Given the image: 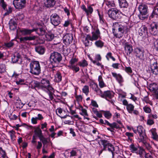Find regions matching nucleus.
<instances>
[{
  "label": "nucleus",
  "mask_w": 158,
  "mask_h": 158,
  "mask_svg": "<svg viewBox=\"0 0 158 158\" xmlns=\"http://www.w3.org/2000/svg\"><path fill=\"white\" fill-rule=\"evenodd\" d=\"M35 51L40 55L43 54L45 52L44 47L41 46H37L35 47Z\"/></svg>",
  "instance_id": "obj_29"
},
{
  "label": "nucleus",
  "mask_w": 158,
  "mask_h": 158,
  "mask_svg": "<svg viewBox=\"0 0 158 158\" xmlns=\"http://www.w3.org/2000/svg\"><path fill=\"white\" fill-rule=\"evenodd\" d=\"M100 141L103 146L104 149L106 150L107 146L110 143L109 141L105 139L101 140Z\"/></svg>",
  "instance_id": "obj_37"
},
{
  "label": "nucleus",
  "mask_w": 158,
  "mask_h": 158,
  "mask_svg": "<svg viewBox=\"0 0 158 158\" xmlns=\"http://www.w3.org/2000/svg\"><path fill=\"white\" fill-rule=\"evenodd\" d=\"M75 97L76 100L78 102H81L82 101L83 98L82 96L81 95H77V94L76 91L75 93Z\"/></svg>",
  "instance_id": "obj_52"
},
{
  "label": "nucleus",
  "mask_w": 158,
  "mask_h": 158,
  "mask_svg": "<svg viewBox=\"0 0 158 158\" xmlns=\"http://www.w3.org/2000/svg\"><path fill=\"white\" fill-rule=\"evenodd\" d=\"M95 44L97 47L102 48L103 47L104 43L101 40H98L95 42Z\"/></svg>",
  "instance_id": "obj_44"
},
{
  "label": "nucleus",
  "mask_w": 158,
  "mask_h": 158,
  "mask_svg": "<svg viewBox=\"0 0 158 158\" xmlns=\"http://www.w3.org/2000/svg\"><path fill=\"white\" fill-rule=\"evenodd\" d=\"M30 73L35 75H38L41 73L40 63L37 61H33L30 64Z\"/></svg>",
  "instance_id": "obj_2"
},
{
  "label": "nucleus",
  "mask_w": 158,
  "mask_h": 158,
  "mask_svg": "<svg viewBox=\"0 0 158 158\" xmlns=\"http://www.w3.org/2000/svg\"><path fill=\"white\" fill-rule=\"evenodd\" d=\"M90 88L96 92L98 95H101L102 91L99 88L98 84L94 82H92L90 84Z\"/></svg>",
  "instance_id": "obj_15"
},
{
  "label": "nucleus",
  "mask_w": 158,
  "mask_h": 158,
  "mask_svg": "<svg viewBox=\"0 0 158 158\" xmlns=\"http://www.w3.org/2000/svg\"><path fill=\"white\" fill-rule=\"evenodd\" d=\"M82 92L87 95L89 92V87L87 85L84 86L82 89Z\"/></svg>",
  "instance_id": "obj_54"
},
{
  "label": "nucleus",
  "mask_w": 158,
  "mask_h": 158,
  "mask_svg": "<svg viewBox=\"0 0 158 158\" xmlns=\"http://www.w3.org/2000/svg\"><path fill=\"white\" fill-rule=\"evenodd\" d=\"M135 108L134 106L131 104H129L126 106V108L129 113L131 114L132 113L133 109Z\"/></svg>",
  "instance_id": "obj_40"
},
{
  "label": "nucleus",
  "mask_w": 158,
  "mask_h": 158,
  "mask_svg": "<svg viewBox=\"0 0 158 158\" xmlns=\"http://www.w3.org/2000/svg\"><path fill=\"white\" fill-rule=\"evenodd\" d=\"M134 52V54L137 58L142 60H144V51L142 48H136L135 49Z\"/></svg>",
  "instance_id": "obj_8"
},
{
  "label": "nucleus",
  "mask_w": 158,
  "mask_h": 158,
  "mask_svg": "<svg viewBox=\"0 0 158 158\" xmlns=\"http://www.w3.org/2000/svg\"><path fill=\"white\" fill-rule=\"evenodd\" d=\"M60 17L56 13L52 14L50 16L51 23L54 26L58 25L60 23Z\"/></svg>",
  "instance_id": "obj_9"
},
{
  "label": "nucleus",
  "mask_w": 158,
  "mask_h": 158,
  "mask_svg": "<svg viewBox=\"0 0 158 158\" xmlns=\"http://www.w3.org/2000/svg\"><path fill=\"white\" fill-rule=\"evenodd\" d=\"M0 5L4 10H6L7 4L4 1V0H0Z\"/></svg>",
  "instance_id": "obj_50"
},
{
  "label": "nucleus",
  "mask_w": 158,
  "mask_h": 158,
  "mask_svg": "<svg viewBox=\"0 0 158 158\" xmlns=\"http://www.w3.org/2000/svg\"><path fill=\"white\" fill-rule=\"evenodd\" d=\"M40 139L43 143L44 145L43 146H44V145H45L48 142L47 139L44 137V136H43V138H40Z\"/></svg>",
  "instance_id": "obj_63"
},
{
  "label": "nucleus",
  "mask_w": 158,
  "mask_h": 158,
  "mask_svg": "<svg viewBox=\"0 0 158 158\" xmlns=\"http://www.w3.org/2000/svg\"><path fill=\"white\" fill-rule=\"evenodd\" d=\"M73 39V37L72 34H67L63 37V42L65 45H68L72 43Z\"/></svg>",
  "instance_id": "obj_12"
},
{
  "label": "nucleus",
  "mask_w": 158,
  "mask_h": 158,
  "mask_svg": "<svg viewBox=\"0 0 158 158\" xmlns=\"http://www.w3.org/2000/svg\"><path fill=\"white\" fill-rule=\"evenodd\" d=\"M55 0H44V3L45 6L48 7H53L55 4Z\"/></svg>",
  "instance_id": "obj_25"
},
{
  "label": "nucleus",
  "mask_w": 158,
  "mask_h": 158,
  "mask_svg": "<svg viewBox=\"0 0 158 158\" xmlns=\"http://www.w3.org/2000/svg\"><path fill=\"white\" fill-rule=\"evenodd\" d=\"M158 27L157 24L155 22H153L151 24L149 31L151 34L155 35L158 34Z\"/></svg>",
  "instance_id": "obj_13"
},
{
  "label": "nucleus",
  "mask_w": 158,
  "mask_h": 158,
  "mask_svg": "<svg viewBox=\"0 0 158 158\" xmlns=\"http://www.w3.org/2000/svg\"><path fill=\"white\" fill-rule=\"evenodd\" d=\"M124 49L127 55H130L133 51L132 46L129 44L126 46H124Z\"/></svg>",
  "instance_id": "obj_32"
},
{
  "label": "nucleus",
  "mask_w": 158,
  "mask_h": 158,
  "mask_svg": "<svg viewBox=\"0 0 158 158\" xmlns=\"http://www.w3.org/2000/svg\"><path fill=\"white\" fill-rule=\"evenodd\" d=\"M149 87L150 91L155 92L158 89V84L153 83L149 85Z\"/></svg>",
  "instance_id": "obj_30"
},
{
  "label": "nucleus",
  "mask_w": 158,
  "mask_h": 158,
  "mask_svg": "<svg viewBox=\"0 0 158 158\" xmlns=\"http://www.w3.org/2000/svg\"><path fill=\"white\" fill-rule=\"evenodd\" d=\"M35 135L38 137L39 139L43 138V135L42 132V131L40 128L39 127H36L34 130Z\"/></svg>",
  "instance_id": "obj_31"
},
{
  "label": "nucleus",
  "mask_w": 158,
  "mask_h": 158,
  "mask_svg": "<svg viewBox=\"0 0 158 158\" xmlns=\"http://www.w3.org/2000/svg\"><path fill=\"white\" fill-rule=\"evenodd\" d=\"M9 28L11 30H15L16 28L17 24L13 19H10L9 23Z\"/></svg>",
  "instance_id": "obj_28"
},
{
  "label": "nucleus",
  "mask_w": 158,
  "mask_h": 158,
  "mask_svg": "<svg viewBox=\"0 0 158 158\" xmlns=\"http://www.w3.org/2000/svg\"><path fill=\"white\" fill-rule=\"evenodd\" d=\"M50 61L52 65V67L57 66L58 64L62 60V56L60 53L54 52L51 53L50 57Z\"/></svg>",
  "instance_id": "obj_4"
},
{
  "label": "nucleus",
  "mask_w": 158,
  "mask_h": 158,
  "mask_svg": "<svg viewBox=\"0 0 158 158\" xmlns=\"http://www.w3.org/2000/svg\"><path fill=\"white\" fill-rule=\"evenodd\" d=\"M157 65V63L155 60H152L151 61V73L156 75L158 74V67Z\"/></svg>",
  "instance_id": "obj_11"
},
{
  "label": "nucleus",
  "mask_w": 158,
  "mask_h": 158,
  "mask_svg": "<svg viewBox=\"0 0 158 158\" xmlns=\"http://www.w3.org/2000/svg\"><path fill=\"white\" fill-rule=\"evenodd\" d=\"M78 65L80 67H84L87 66L88 63L86 60H84L83 61L79 62Z\"/></svg>",
  "instance_id": "obj_47"
},
{
  "label": "nucleus",
  "mask_w": 158,
  "mask_h": 158,
  "mask_svg": "<svg viewBox=\"0 0 158 158\" xmlns=\"http://www.w3.org/2000/svg\"><path fill=\"white\" fill-rule=\"evenodd\" d=\"M4 45L6 47L9 48L12 47L14 45V43L10 42L5 43Z\"/></svg>",
  "instance_id": "obj_64"
},
{
  "label": "nucleus",
  "mask_w": 158,
  "mask_h": 158,
  "mask_svg": "<svg viewBox=\"0 0 158 158\" xmlns=\"http://www.w3.org/2000/svg\"><path fill=\"white\" fill-rule=\"evenodd\" d=\"M89 40L93 41L91 39V36L89 35H87L85 40L83 42L85 46H88L92 44V42H90Z\"/></svg>",
  "instance_id": "obj_27"
},
{
  "label": "nucleus",
  "mask_w": 158,
  "mask_h": 158,
  "mask_svg": "<svg viewBox=\"0 0 158 158\" xmlns=\"http://www.w3.org/2000/svg\"><path fill=\"white\" fill-rule=\"evenodd\" d=\"M12 60L14 63H17L19 64H22V59L20 56L18 54L17 55H14L12 58Z\"/></svg>",
  "instance_id": "obj_21"
},
{
  "label": "nucleus",
  "mask_w": 158,
  "mask_h": 158,
  "mask_svg": "<svg viewBox=\"0 0 158 158\" xmlns=\"http://www.w3.org/2000/svg\"><path fill=\"white\" fill-rule=\"evenodd\" d=\"M143 109L144 112L146 113L150 114L152 111L151 108L147 105L143 107Z\"/></svg>",
  "instance_id": "obj_48"
},
{
  "label": "nucleus",
  "mask_w": 158,
  "mask_h": 158,
  "mask_svg": "<svg viewBox=\"0 0 158 158\" xmlns=\"http://www.w3.org/2000/svg\"><path fill=\"white\" fill-rule=\"evenodd\" d=\"M139 34L140 36L146 37L148 36V30L147 27L145 26H142L139 30Z\"/></svg>",
  "instance_id": "obj_16"
},
{
  "label": "nucleus",
  "mask_w": 158,
  "mask_h": 158,
  "mask_svg": "<svg viewBox=\"0 0 158 158\" xmlns=\"http://www.w3.org/2000/svg\"><path fill=\"white\" fill-rule=\"evenodd\" d=\"M6 11V12L4 13V15L6 16L9 15V14L11 13L12 11V8L11 6H9L8 7V9L6 8V10H4Z\"/></svg>",
  "instance_id": "obj_51"
},
{
  "label": "nucleus",
  "mask_w": 158,
  "mask_h": 158,
  "mask_svg": "<svg viewBox=\"0 0 158 158\" xmlns=\"http://www.w3.org/2000/svg\"><path fill=\"white\" fill-rule=\"evenodd\" d=\"M158 16V8L154 9L152 14L151 15L152 18L157 17Z\"/></svg>",
  "instance_id": "obj_46"
},
{
  "label": "nucleus",
  "mask_w": 158,
  "mask_h": 158,
  "mask_svg": "<svg viewBox=\"0 0 158 158\" xmlns=\"http://www.w3.org/2000/svg\"><path fill=\"white\" fill-rule=\"evenodd\" d=\"M145 121L146 122L147 125L149 126H152L155 123L154 120L150 118H148L147 120H145Z\"/></svg>",
  "instance_id": "obj_49"
},
{
  "label": "nucleus",
  "mask_w": 158,
  "mask_h": 158,
  "mask_svg": "<svg viewBox=\"0 0 158 158\" xmlns=\"http://www.w3.org/2000/svg\"><path fill=\"white\" fill-rule=\"evenodd\" d=\"M111 74L113 76L116 78L119 84H121L123 82V79L120 74H117L116 73L114 72H112Z\"/></svg>",
  "instance_id": "obj_23"
},
{
  "label": "nucleus",
  "mask_w": 158,
  "mask_h": 158,
  "mask_svg": "<svg viewBox=\"0 0 158 158\" xmlns=\"http://www.w3.org/2000/svg\"><path fill=\"white\" fill-rule=\"evenodd\" d=\"M139 147L133 144H131L129 148L131 152L133 153H137V150H138Z\"/></svg>",
  "instance_id": "obj_36"
},
{
  "label": "nucleus",
  "mask_w": 158,
  "mask_h": 158,
  "mask_svg": "<svg viewBox=\"0 0 158 158\" xmlns=\"http://www.w3.org/2000/svg\"><path fill=\"white\" fill-rule=\"evenodd\" d=\"M109 17L112 19L116 20L120 19L121 17L122 12L116 8L110 9L108 12Z\"/></svg>",
  "instance_id": "obj_5"
},
{
  "label": "nucleus",
  "mask_w": 158,
  "mask_h": 158,
  "mask_svg": "<svg viewBox=\"0 0 158 158\" xmlns=\"http://www.w3.org/2000/svg\"><path fill=\"white\" fill-rule=\"evenodd\" d=\"M36 36H25L19 38L20 42L21 43H25L27 41L34 40L35 39Z\"/></svg>",
  "instance_id": "obj_19"
},
{
  "label": "nucleus",
  "mask_w": 158,
  "mask_h": 158,
  "mask_svg": "<svg viewBox=\"0 0 158 158\" xmlns=\"http://www.w3.org/2000/svg\"><path fill=\"white\" fill-rule=\"evenodd\" d=\"M148 118H150L151 119H157L158 118V115L157 112H155L152 113H150L148 115Z\"/></svg>",
  "instance_id": "obj_39"
},
{
  "label": "nucleus",
  "mask_w": 158,
  "mask_h": 158,
  "mask_svg": "<svg viewBox=\"0 0 158 158\" xmlns=\"http://www.w3.org/2000/svg\"><path fill=\"white\" fill-rule=\"evenodd\" d=\"M98 15L99 16V20L100 23L102 24H103L104 23L105 20L103 18V15L102 14H100L98 11Z\"/></svg>",
  "instance_id": "obj_57"
},
{
  "label": "nucleus",
  "mask_w": 158,
  "mask_h": 158,
  "mask_svg": "<svg viewBox=\"0 0 158 158\" xmlns=\"http://www.w3.org/2000/svg\"><path fill=\"white\" fill-rule=\"evenodd\" d=\"M15 131L14 130H11L9 132V134L10 136L11 139L12 140H14L15 138Z\"/></svg>",
  "instance_id": "obj_55"
},
{
  "label": "nucleus",
  "mask_w": 158,
  "mask_h": 158,
  "mask_svg": "<svg viewBox=\"0 0 158 158\" xmlns=\"http://www.w3.org/2000/svg\"><path fill=\"white\" fill-rule=\"evenodd\" d=\"M107 148H108V150L109 152H111L113 156V152L114 150V147L113 145L110 143L107 146Z\"/></svg>",
  "instance_id": "obj_53"
},
{
  "label": "nucleus",
  "mask_w": 158,
  "mask_h": 158,
  "mask_svg": "<svg viewBox=\"0 0 158 158\" xmlns=\"http://www.w3.org/2000/svg\"><path fill=\"white\" fill-rule=\"evenodd\" d=\"M119 6L121 8H127L128 4L127 1H118Z\"/></svg>",
  "instance_id": "obj_34"
},
{
  "label": "nucleus",
  "mask_w": 158,
  "mask_h": 158,
  "mask_svg": "<svg viewBox=\"0 0 158 158\" xmlns=\"http://www.w3.org/2000/svg\"><path fill=\"white\" fill-rule=\"evenodd\" d=\"M5 71V64H0V73H4Z\"/></svg>",
  "instance_id": "obj_62"
},
{
  "label": "nucleus",
  "mask_w": 158,
  "mask_h": 158,
  "mask_svg": "<svg viewBox=\"0 0 158 158\" xmlns=\"http://www.w3.org/2000/svg\"><path fill=\"white\" fill-rule=\"evenodd\" d=\"M105 3L106 5L109 7H114L115 5L114 3L113 0L106 1Z\"/></svg>",
  "instance_id": "obj_42"
},
{
  "label": "nucleus",
  "mask_w": 158,
  "mask_h": 158,
  "mask_svg": "<svg viewBox=\"0 0 158 158\" xmlns=\"http://www.w3.org/2000/svg\"><path fill=\"white\" fill-rule=\"evenodd\" d=\"M93 11V8L91 6H89L88 7L87 9L86 10V13L87 15H89V14H91Z\"/></svg>",
  "instance_id": "obj_58"
},
{
  "label": "nucleus",
  "mask_w": 158,
  "mask_h": 158,
  "mask_svg": "<svg viewBox=\"0 0 158 158\" xmlns=\"http://www.w3.org/2000/svg\"><path fill=\"white\" fill-rule=\"evenodd\" d=\"M26 4V0H14L13 2V4L15 8L19 10L25 7Z\"/></svg>",
  "instance_id": "obj_6"
},
{
  "label": "nucleus",
  "mask_w": 158,
  "mask_h": 158,
  "mask_svg": "<svg viewBox=\"0 0 158 158\" xmlns=\"http://www.w3.org/2000/svg\"><path fill=\"white\" fill-rule=\"evenodd\" d=\"M55 79L56 82H59L62 80V76L60 73L57 72L55 75Z\"/></svg>",
  "instance_id": "obj_41"
},
{
  "label": "nucleus",
  "mask_w": 158,
  "mask_h": 158,
  "mask_svg": "<svg viewBox=\"0 0 158 158\" xmlns=\"http://www.w3.org/2000/svg\"><path fill=\"white\" fill-rule=\"evenodd\" d=\"M138 10L139 14L138 15V16L139 19L142 20L147 19L148 17L147 15L148 10L147 5L143 4H141L139 6Z\"/></svg>",
  "instance_id": "obj_3"
},
{
  "label": "nucleus",
  "mask_w": 158,
  "mask_h": 158,
  "mask_svg": "<svg viewBox=\"0 0 158 158\" xmlns=\"http://www.w3.org/2000/svg\"><path fill=\"white\" fill-rule=\"evenodd\" d=\"M45 39L48 41H52L54 38V35L53 34L49 33L45 35Z\"/></svg>",
  "instance_id": "obj_38"
},
{
  "label": "nucleus",
  "mask_w": 158,
  "mask_h": 158,
  "mask_svg": "<svg viewBox=\"0 0 158 158\" xmlns=\"http://www.w3.org/2000/svg\"><path fill=\"white\" fill-rule=\"evenodd\" d=\"M113 27H118V29L119 33H115V29L114 28L113 29V32L114 36L117 38H120L123 36V34H126L127 32L128 28L127 27L119 24L118 22L114 23Z\"/></svg>",
  "instance_id": "obj_1"
},
{
  "label": "nucleus",
  "mask_w": 158,
  "mask_h": 158,
  "mask_svg": "<svg viewBox=\"0 0 158 158\" xmlns=\"http://www.w3.org/2000/svg\"><path fill=\"white\" fill-rule=\"evenodd\" d=\"M110 127L112 128H115L118 129L120 127L119 125L115 122L113 123H110Z\"/></svg>",
  "instance_id": "obj_59"
},
{
  "label": "nucleus",
  "mask_w": 158,
  "mask_h": 158,
  "mask_svg": "<svg viewBox=\"0 0 158 158\" xmlns=\"http://www.w3.org/2000/svg\"><path fill=\"white\" fill-rule=\"evenodd\" d=\"M106 57L108 60H109V58L111 59L114 61H115V58L112 56V53L110 52H108L107 54Z\"/></svg>",
  "instance_id": "obj_56"
},
{
  "label": "nucleus",
  "mask_w": 158,
  "mask_h": 158,
  "mask_svg": "<svg viewBox=\"0 0 158 158\" xmlns=\"http://www.w3.org/2000/svg\"><path fill=\"white\" fill-rule=\"evenodd\" d=\"M34 31H35L39 35H43L45 32L44 27H39L33 29Z\"/></svg>",
  "instance_id": "obj_26"
},
{
  "label": "nucleus",
  "mask_w": 158,
  "mask_h": 158,
  "mask_svg": "<svg viewBox=\"0 0 158 158\" xmlns=\"http://www.w3.org/2000/svg\"><path fill=\"white\" fill-rule=\"evenodd\" d=\"M150 132L152 134V138L156 141H158V135L156 132V128H152L150 130Z\"/></svg>",
  "instance_id": "obj_18"
},
{
  "label": "nucleus",
  "mask_w": 158,
  "mask_h": 158,
  "mask_svg": "<svg viewBox=\"0 0 158 158\" xmlns=\"http://www.w3.org/2000/svg\"><path fill=\"white\" fill-rule=\"evenodd\" d=\"M42 90H44L53 91V88L50 85V82L46 79H42L41 81Z\"/></svg>",
  "instance_id": "obj_7"
},
{
  "label": "nucleus",
  "mask_w": 158,
  "mask_h": 158,
  "mask_svg": "<svg viewBox=\"0 0 158 158\" xmlns=\"http://www.w3.org/2000/svg\"><path fill=\"white\" fill-rule=\"evenodd\" d=\"M16 83L17 85H24L25 84V80L23 79H19L16 81Z\"/></svg>",
  "instance_id": "obj_61"
},
{
  "label": "nucleus",
  "mask_w": 158,
  "mask_h": 158,
  "mask_svg": "<svg viewBox=\"0 0 158 158\" xmlns=\"http://www.w3.org/2000/svg\"><path fill=\"white\" fill-rule=\"evenodd\" d=\"M98 81L99 82V85L100 88H102L106 86L101 75L98 76Z\"/></svg>",
  "instance_id": "obj_33"
},
{
  "label": "nucleus",
  "mask_w": 158,
  "mask_h": 158,
  "mask_svg": "<svg viewBox=\"0 0 158 158\" xmlns=\"http://www.w3.org/2000/svg\"><path fill=\"white\" fill-rule=\"evenodd\" d=\"M114 93L112 91H104L103 94L102 91L101 95H99L101 97L105 98L107 100V98L111 99L114 96Z\"/></svg>",
  "instance_id": "obj_14"
},
{
  "label": "nucleus",
  "mask_w": 158,
  "mask_h": 158,
  "mask_svg": "<svg viewBox=\"0 0 158 158\" xmlns=\"http://www.w3.org/2000/svg\"><path fill=\"white\" fill-rule=\"evenodd\" d=\"M34 31L32 29H29L26 28H23L20 30V32L23 35H30L31 33Z\"/></svg>",
  "instance_id": "obj_24"
},
{
  "label": "nucleus",
  "mask_w": 158,
  "mask_h": 158,
  "mask_svg": "<svg viewBox=\"0 0 158 158\" xmlns=\"http://www.w3.org/2000/svg\"><path fill=\"white\" fill-rule=\"evenodd\" d=\"M65 112V110H63L60 108H58L56 110L57 114L61 118H65L67 116H68L67 115H64L63 113Z\"/></svg>",
  "instance_id": "obj_20"
},
{
  "label": "nucleus",
  "mask_w": 158,
  "mask_h": 158,
  "mask_svg": "<svg viewBox=\"0 0 158 158\" xmlns=\"http://www.w3.org/2000/svg\"><path fill=\"white\" fill-rule=\"evenodd\" d=\"M92 35L91 38L93 41L97 40L100 36V32L98 29H97L94 32H92Z\"/></svg>",
  "instance_id": "obj_17"
},
{
  "label": "nucleus",
  "mask_w": 158,
  "mask_h": 158,
  "mask_svg": "<svg viewBox=\"0 0 158 158\" xmlns=\"http://www.w3.org/2000/svg\"><path fill=\"white\" fill-rule=\"evenodd\" d=\"M104 115L106 118L109 119L111 117L112 114L109 111H105Z\"/></svg>",
  "instance_id": "obj_60"
},
{
  "label": "nucleus",
  "mask_w": 158,
  "mask_h": 158,
  "mask_svg": "<svg viewBox=\"0 0 158 158\" xmlns=\"http://www.w3.org/2000/svg\"><path fill=\"white\" fill-rule=\"evenodd\" d=\"M32 88H34L36 89H41L42 87L41 85V82H40L37 81H34L32 82L31 84Z\"/></svg>",
  "instance_id": "obj_22"
},
{
  "label": "nucleus",
  "mask_w": 158,
  "mask_h": 158,
  "mask_svg": "<svg viewBox=\"0 0 158 158\" xmlns=\"http://www.w3.org/2000/svg\"><path fill=\"white\" fill-rule=\"evenodd\" d=\"M125 135L127 137V140L131 142L132 140V138L133 137V134L131 132H126Z\"/></svg>",
  "instance_id": "obj_43"
},
{
  "label": "nucleus",
  "mask_w": 158,
  "mask_h": 158,
  "mask_svg": "<svg viewBox=\"0 0 158 158\" xmlns=\"http://www.w3.org/2000/svg\"><path fill=\"white\" fill-rule=\"evenodd\" d=\"M80 114L84 116V119H86L89 120V118L86 116H88V114L87 113V110L84 108H82L81 109V112H80Z\"/></svg>",
  "instance_id": "obj_35"
},
{
  "label": "nucleus",
  "mask_w": 158,
  "mask_h": 158,
  "mask_svg": "<svg viewBox=\"0 0 158 158\" xmlns=\"http://www.w3.org/2000/svg\"><path fill=\"white\" fill-rule=\"evenodd\" d=\"M137 130L140 141H143L146 137L145 129L142 126H139L137 127Z\"/></svg>",
  "instance_id": "obj_10"
},
{
  "label": "nucleus",
  "mask_w": 158,
  "mask_h": 158,
  "mask_svg": "<svg viewBox=\"0 0 158 158\" xmlns=\"http://www.w3.org/2000/svg\"><path fill=\"white\" fill-rule=\"evenodd\" d=\"M6 157H7L5 151L0 147V158H5Z\"/></svg>",
  "instance_id": "obj_45"
}]
</instances>
